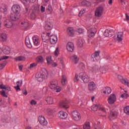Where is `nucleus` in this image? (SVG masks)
<instances>
[{"instance_id": "1", "label": "nucleus", "mask_w": 129, "mask_h": 129, "mask_svg": "<svg viewBox=\"0 0 129 129\" xmlns=\"http://www.w3.org/2000/svg\"><path fill=\"white\" fill-rule=\"evenodd\" d=\"M12 13L10 15V19L11 21H18L20 18V11H21V7L18 5H14L12 7Z\"/></svg>"}, {"instance_id": "2", "label": "nucleus", "mask_w": 129, "mask_h": 129, "mask_svg": "<svg viewBox=\"0 0 129 129\" xmlns=\"http://www.w3.org/2000/svg\"><path fill=\"white\" fill-rule=\"evenodd\" d=\"M99 71L102 73H106V70L105 67L99 68L97 66L90 69L89 72H90V73L95 74L97 73V72H99Z\"/></svg>"}, {"instance_id": "3", "label": "nucleus", "mask_w": 129, "mask_h": 129, "mask_svg": "<svg viewBox=\"0 0 129 129\" xmlns=\"http://www.w3.org/2000/svg\"><path fill=\"white\" fill-rule=\"evenodd\" d=\"M91 108L93 111H97V108L103 112V113H106V110L103 105L98 104H94L91 107Z\"/></svg>"}, {"instance_id": "4", "label": "nucleus", "mask_w": 129, "mask_h": 129, "mask_svg": "<svg viewBox=\"0 0 129 129\" xmlns=\"http://www.w3.org/2000/svg\"><path fill=\"white\" fill-rule=\"evenodd\" d=\"M47 72H41L38 73L36 75V78L38 82H43V80H45V78L47 77Z\"/></svg>"}, {"instance_id": "5", "label": "nucleus", "mask_w": 129, "mask_h": 129, "mask_svg": "<svg viewBox=\"0 0 129 129\" xmlns=\"http://www.w3.org/2000/svg\"><path fill=\"white\" fill-rule=\"evenodd\" d=\"M79 77L83 81L84 83H88L89 82V77L85 72H82L79 75Z\"/></svg>"}, {"instance_id": "6", "label": "nucleus", "mask_w": 129, "mask_h": 129, "mask_svg": "<svg viewBox=\"0 0 129 129\" xmlns=\"http://www.w3.org/2000/svg\"><path fill=\"white\" fill-rule=\"evenodd\" d=\"M21 25L22 27H23V29L25 31H28V30L31 29V24H29V21L26 19H23L21 22Z\"/></svg>"}, {"instance_id": "7", "label": "nucleus", "mask_w": 129, "mask_h": 129, "mask_svg": "<svg viewBox=\"0 0 129 129\" xmlns=\"http://www.w3.org/2000/svg\"><path fill=\"white\" fill-rule=\"evenodd\" d=\"M72 116L74 120L79 121L81 119V115L77 111H74L72 112Z\"/></svg>"}, {"instance_id": "8", "label": "nucleus", "mask_w": 129, "mask_h": 129, "mask_svg": "<svg viewBox=\"0 0 129 129\" xmlns=\"http://www.w3.org/2000/svg\"><path fill=\"white\" fill-rule=\"evenodd\" d=\"M3 52L6 55H9L11 53V48L7 46H3L2 49L0 47V56Z\"/></svg>"}, {"instance_id": "9", "label": "nucleus", "mask_w": 129, "mask_h": 129, "mask_svg": "<svg viewBox=\"0 0 129 129\" xmlns=\"http://www.w3.org/2000/svg\"><path fill=\"white\" fill-rule=\"evenodd\" d=\"M107 100L109 104H113L116 101V96L114 94H112L108 97Z\"/></svg>"}, {"instance_id": "10", "label": "nucleus", "mask_w": 129, "mask_h": 129, "mask_svg": "<svg viewBox=\"0 0 129 129\" xmlns=\"http://www.w3.org/2000/svg\"><path fill=\"white\" fill-rule=\"evenodd\" d=\"M38 121L41 125H47L48 122L45 118V117L43 116H39L38 118Z\"/></svg>"}, {"instance_id": "11", "label": "nucleus", "mask_w": 129, "mask_h": 129, "mask_svg": "<svg viewBox=\"0 0 129 129\" xmlns=\"http://www.w3.org/2000/svg\"><path fill=\"white\" fill-rule=\"evenodd\" d=\"M122 38H123V33H116L114 36V40L117 42H121Z\"/></svg>"}, {"instance_id": "12", "label": "nucleus", "mask_w": 129, "mask_h": 129, "mask_svg": "<svg viewBox=\"0 0 129 129\" xmlns=\"http://www.w3.org/2000/svg\"><path fill=\"white\" fill-rule=\"evenodd\" d=\"M103 8L100 7L96 9L95 12V17H101L102 14H103Z\"/></svg>"}, {"instance_id": "13", "label": "nucleus", "mask_w": 129, "mask_h": 129, "mask_svg": "<svg viewBox=\"0 0 129 129\" xmlns=\"http://www.w3.org/2000/svg\"><path fill=\"white\" fill-rule=\"evenodd\" d=\"M52 33H43L41 34L43 41L46 43H48V39L50 38Z\"/></svg>"}, {"instance_id": "14", "label": "nucleus", "mask_w": 129, "mask_h": 129, "mask_svg": "<svg viewBox=\"0 0 129 129\" xmlns=\"http://www.w3.org/2000/svg\"><path fill=\"white\" fill-rule=\"evenodd\" d=\"M49 87L51 89H53L55 92H60L61 91V88L59 86H57L55 84H50Z\"/></svg>"}, {"instance_id": "15", "label": "nucleus", "mask_w": 129, "mask_h": 129, "mask_svg": "<svg viewBox=\"0 0 129 129\" xmlns=\"http://www.w3.org/2000/svg\"><path fill=\"white\" fill-rule=\"evenodd\" d=\"M66 49L68 52H72L74 51V44L71 42H68L66 45Z\"/></svg>"}, {"instance_id": "16", "label": "nucleus", "mask_w": 129, "mask_h": 129, "mask_svg": "<svg viewBox=\"0 0 129 129\" xmlns=\"http://www.w3.org/2000/svg\"><path fill=\"white\" fill-rule=\"evenodd\" d=\"M32 41L34 46H39L40 44V37L37 35H35L32 37Z\"/></svg>"}, {"instance_id": "17", "label": "nucleus", "mask_w": 129, "mask_h": 129, "mask_svg": "<svg viewBox=\"0 0 129 129\" xmlns=\"http://www.w3.org/2000/svg\"><path fill=\"white\" fill-rule=\"evenodd\" d=\"M58 41V38H57V36H56L55 34H53L51 33L50 36V43L52 45H55L56 43H57V41Z\"/></svg>"}, {"instance_id": "18", "label": "nucleus", "mask_w": 129, "mask_h": 129, "mask_svg": "<svg viewBox=\"0 0 129 129\" xmlns=\"http://www.w3.org/2000/svg\"><path fill=\"white\" fill-rule=\"evenodd\" d=\"M68 114L66 113V112L61 110L59 111L58 113V116L59 118L61 119H66L67 118Z\"/></svg>"}, {"instance_id": "19", "label": "nucleus", "mask_w": 129, "mask_h": 129, "mask_svg": "<svg viewBox=\"0 0 129 129\" xmlns=\"http://www.w3.org/2000/svg\"><path fill=\"white\" fill-rule=\"evenodd\" d=\"M14 24H13V22L11 21V20L7 19L4 22V26L6 28H12L13 27Z\"/></svg>"}, {"instance_id": "20", "label": "nucleus", "mask_w": 129, "mask_h": 129, "mask_svg": "<svg viewBox=\"0 0 129 129\" xmlns=\"http://www.w3.org/2000/svg\"><path fill=\"white\" fill-rule=\"evenodd\" d=\"M95 86L96 85L94 82H90L88 84V89L90 91H93L95 90Z\"/></svg>"}, {"instance_id": "21", "label": "nucleus", "mask_w": 129, "mask_h": 129, "mask_svg": "<svg viewBox=\"0 0 129 129\" xmlns=\"http://www.w3.org/2000/svg\"><path fill=\"white\" fill-rule=\"evenodd\" d=\"M0 41L1 42H7L8 41V35L6 33H1Z\"/></svg>"}, {"instance_id": "22", "label": "nucleus", "mask_w": 129, "mask_h": 129, "mask_svg": "<svg viewBox=\"0 0 129 129\" xmlns=\"http://www.w3.org/2000/svg\"><path fill=\"white\" fill-rule=\"evenodd\" d=\"M119 3H120L123 9H126L128 7V2L125 0H118Z\"/></svg>"}, {"instance_id": "23", "label": "nucleus", "mask_w": 129, "mask_h": 129, "mask_svg": "<svg viewBox=\"0 0 129 129\" xmlns=\"http://www.w3.org/2000/svg\"><path fill=\"white\" fill-rule=\"evenodd\" d=\"M103 93L104 94L108 95L111 93V88L108 87H106L103 89Z\"/></svg>"}, {"instance_id": "24", "label": "nucleus", "mask_w": 129, "mask_h": 129, "mask_svg": "<svg viewBox=\"0 0 129 129\" xmlns=\"http://www.w3.org/2000/svg\"><path fill=\"white\" fill-rule=\"evenodd\" d=\"M25 45L28 48H32V43H31V41L30 40V37H29V36H26L25 38Z\"/></svg>"}, {"instance_id": "25", "label": "nucleus", "mask_w": 129, "mask_h": 129, "mask_svg": "<svg viewBox=\"0 0 129 129\" xmlns=\"http://www.w3.org/2000/svg\"><path fill=\"white\" fill-rule=\"evenodd\" d=\"M85 43V41L84 40V39H79L77 41V45L78 47L80 48H82Z\"/></svg>"}, {"instance_id": "26", "label": "nucleus", "mask_w": 129, "mask_h": 129, "mask_svg": "<svg viewBox=\"0 0 129 129\" xmlns=\"http://www.w3.org/2000/svg\"><path fill=\"white\" fill-rule=\"evenodd\" d=\"M71 60H72L75 64H77L79 61V57L76 55H73L71 57Z\"/></svg>"}, {"instance_id": "27", "label": "nucleus", "mask_w": 129, "mask_h": 129, "mask_svg": "<svg viewBox=\"0 0 129 129\" xmlns=\"http://www.w3.org/2000/svg\"><path fill=\"white\" fill-rule=\"evenodd\" d=\"M100 51L99 50L95 51V53L92 54L91 57L93 59V61H96V57H98L99 56V54Z\"/></svg>"}, {"instance_id": "28", "label": "nucleus", "mask_w": 129, "mask_h": 129, "mask_svg": "<svg viewBox=\"0 0 129 129\" xmlns=\"http://www.w3.org/2000/svg\"><path fill=\"white\" fill-rule=\"evenodd\" d=\"M16 86L14 87V88H15L16 90L18 91V90H20L21 91V88L20 87H21V86H22V85H23V81H18L16 83Z\"/></svg>"}, {"instance_id": "29", "label": "nucleus", "mask_w": 129, "mask_h": 129, "mask_svg": "<svg viewBox=\"0 0 129 129\" xmlns=\"http://www.w3.org/2000/svg\"><path fill=\"white\" fill-rule=\"evenodd\" d=\"M59 105L60 107H62V108H64V109H68V108H69V105H68L66 101L61 102Z\"/></svg>"}, {"instance_id": "30", "label": "nucleus", "mask_w": 129, "mask_h": 129, "mask_svg": "<svg viewBox=\"0 0 129 129\" xmlns=\"http://www.w3.org/2000/svg\"><path fill=\"white\" fill-rule=\"evenodd\" d=\"M45 100L48 104H53L54 103V100L52 97H47Z\"/></svg>"}, {"instance_id": "31", "label": "nucleus", "mask_w": 129, "mask_h": 129, "mask_svg": "<svg viewBox=\"0 0 129 129\" xmlns=\"http://www.w3.org/2000/svg\"><path fill=\"white\" fill-rule=\"evenodd\" d=\"M52 27L53 25L51 23V22H47L44 27L45 30H52Z\"/></svg>"}, {"instance_id": "32", "label": "nucleus", "mask_w": 129, "mask_h": 129, "mask_svg": "<svg viewBox=\"0 0 129 129\" xmlns=\"http://www.w3.org/2000/svg\"><path fill=\"white\" fill-rule=\"evenodd\" d=\"M117 116V112L111 111L109 116L110 119H114Z\"/></svg>"}, {"instance_id": "33", "label": "nucleus", "mask_w": 129, "mask_h": 129, "mask_svg": "<svg viewBox=\"0 0 129 129\" xmlns=\"http://www.w3.org/2000/svg\"><path fill=\"white\" fill-rule=\"evenodd\" d=\"M128 97V95H127V93H124L121 95L119 98V100L120 101H122L123 99H126V98H127Z\"/></svg>"}, {"instance_id": "34", "label": "nucleus", "mask_w": 129, "mask_h": 129, "mask_svg": "<svg viewBox=\"0 0 129 129\" xmlns=\"http://www.w3.org/2000/svg\"><path fill=\"white\" fill-rule=\"evenodd\" d=\"M8 11V9H7V6L6 5L3 4L0 7V12L1 13H6Z\"/></svg>"}, {"instance_id": "35", "label": "nucleus", "mask_w": 129, "mask_h": 129, "mask_svg": "<svg viewBox=\"0 0 129 129\" xmlns=\"http://www.w3.org/2000/svg\"><path fill=\"white\" fill-rule=\"evenodd\" d=\"M44 60V57L42 56H38L36 58V61L38 63H43Z\"/></svg>"}, {"instance_id": "36", "label": "nucleus", "mask_w": 129, "mask_h": 129, "mask_svg": "<svg viewBox=\"0 0 129 129\" xmlns=\"http://www.w3.org/2000/svg\"><path fill=\"white\" fill-rule=\"evenodd\" d=\"M91 3H90V2H88L86 0H84L82 1V2L81 3V6H86V7H89L90 6H91Z\"/></svg>"}, {"instance_id": "37", "label": "nucleus", "mask_w": 129, "mask_h": 129, "mask_svg": "<svg viewBox=\"0 0 129 129\" xmlns=\"http://www.w3.org/2000/svg\"><path fill=\"white\" fill-rule=\"evenodd\" d=\"M60 54V47H57L55 48V50L54 52V55L55 57H58Z\"/></svg>"}, {"instance_id": "38", "label": "nucleus", "mask_w": 129, "mask_h": 129, "mask_svg": "<svg viewBox=\"0 0 129 129\" xmlns=\"http://www.w3.org/2000/svg\"><path fill=\"white\" fill-rule=\"evenodd\" d=\"M0 88L1 89H5L6 90H8V91H10V90H11V88L9 87V86L3 84L0 85Z\"/></svg>"}, {"instance_id": "39", "label": "nucleus", "mask_w": 129, "mask_h": 129, "mask_svg": "<svg viewBox=\"0 0 129 129\" xmlns=\"http://www.w3.org/2000/svg\"><path fill=\"white\" fill-rule=\"evenodd\" d=\"M61 82L62 85H65L66 84V82H67V78L65 75H62Z\"/></svg>"}, {"instance_id": "40", "label": "nucleus", "mask_w": 129, "mask_h": 129, "mask_svg": "<svg viewBox=\"0 0 129 129\" xmlns=\"http://www.w3.org/2000/svg\"><path fill=\"white\" fill-rule=\"evenodd\" d=\"M15 59L16 61H25V60H26V57L24 56H19L16 57Z\"/></svg>"}, {"instance_id": "41", "label": "nucleus", "mask_w": 129, "mask_h": 129, "mask_svg": "<svg viewBox=\"0 0 129 129\" xmlns=\"http://www.w3.org/2000/svg\"><path fill=\"white\" fill-rule=\"evenodd\" d=\"M84 129H90V123L89 122H86L83 126Z\"/></svg>"}, {"instance_id": "42", "label": "nucleus", "mask_w": 129, "mask_h": 129, "mask_svg": "<svg viewBox=\"0 0 129 129\" xmlns=\"http://www.w3.org/2000/svg\"><path fill=\"white\" fill-rule=\"evenodd\" d=\"M46 61L47 62V64H51L52 63V61H53V60L52 59V56H47L46 57Z\"/></svg>"}, {"instance_id": "43", "label": "nucleus", "mask_w": 129, "mask_h": 129, "mask_svg": "<svg viewBox=\"0 0 129 129\" xmlns=\"http://www.w3.org/2000/svg\"><path fill=\"white\" fill-rule=\"evenodd\" d=\"M121 82L124 84V85H126V86H128L129 85L128 80H127L123 79L121 80Z\"/></svg>"}, {"instance_id": "44", "label": "nucleus", "mask_w": 129, "mask_h": 129, "mask_svg": "<svg viewBox=\"0 0 129 129\" xmlns=\"http://www.w3.org/2000/svg\"><path fill=\"white\" fill-rule=\"evenodd\" d=\"M79 67L80 68H81V69H82L83 71H84L85 70V64H84V63H83V62H81L79 64Z\"/></svg>"}, {"instance_id": "45", "label": "nucleus", "mask_w": 129, "mask_h": 129, "mask_svg": "<svg viewBox=\"0 0 129 129\" xmlns=\"http://www.w3.org/2000/svg\"><path fill=\"white\" fill-rule=\"evenodd\" d=\"M124 112L126 114L129 115V106H126L124 108Z\"/></svg>"}, {"instance_id": "46", "label": "nucleus", "mask_w": 129, "mask_h": 129, "mask_svg": "<svg viewBox=\"0 0 129 129\" xmlns=\"http://www.w3.org/2000/svg\"><path fill=\"white\" fill-rule=\"evenodd\" d=\"M104 36L105 37H106L107 38H109L110 37L112 36V33H104Z\"/></svg>"}, {"instance_id": "47", "label": "nucleus", "mask_w": 129, "mask_h": 129, "mask_svg": "<svg viewBox=\"0 0 129 129\" xmlns=\"http://www.w3.org/2000/svg\"><path fill=\"white\" fill-rule=\"evenodd\" d=\"M68 33H73L74 29L72 27H69L67 29Z\"/></svg>"}, {"instance_id": "48", "label": "nucleus", "mask_w": 129, "mask_h": 129, "mask_svg": "<svg viewBox=\"0 0 129 129\" xmlns=\"http://www.w3.org/2000/svg\"><path fill=\"white\" fill-rule=\"evenodd\" d=\"M36 66H37V63H31L30 66L28 67V69H32L34 68V67H36Z\"/></svg>"}, {"instance_id": "49", "label": "nucleus", "mask_w": 129, "mask_h": 129, "mask_svg": "<svg viewBox=\"0 0 129 129\" xmlns=\"http://www.w3.org/2000/svg\"><path fill=\"white\" fill-rule=\"evenodd\" d=\"M88 36L90 39H91V38H93V37L95 36V34L94 33H89L88 34Z\"/></svg>"}, {"instance_id": "50", "label": "nucleus", "mask_w": 129, "mask_h": 129, "mask_svg": "<svg viewBox=\"0 0 129 129\" xmlns=\"http://www.w3.org/2000/svg\"><path fill=\"white\" fill-rule=\"evenodd\" d=\"M100 123L99 122L98 124H96V123H95V125H94V128L95 129H100V125H99V124Z\"/></svg>"}, {"instance_id": "51", "label": "nucleus", "mask_w": 129, "mask_h": 129, "mask_svg": "<svg viewBox=\"0 0 129 129\" xmlns=\"http://www.w3.org/2000/svg\"><path fill=\"white\" fill-rule=\"evenodd\" d=\"M0 93L2 96H4V97H8V95L6 94V92L5 91H2Z\"/></svg>"}, {"instance_id": "52", "label": "nucleus", "mask_w": 129, "mask_h": 129, "mask_svg": "<svg viewBox=\"0 0 129 129\" xmlns=\"http://www.w3.org/2000/svg\"><path fill=\"white\" fill-rule=\"evenodd\" d=\"M84 13H85V10H84V9L82 10L79 13V17H81L82 16V15H83V14H84Z\"/></svg>"}, {"instance_id": "53", "label": "nucleus", "mask_w": 129, "mask_h": 129, "mask_svg": "<svg viewBox=\"0 0 129 129\" xmlns=\"http://www.w3.org/2000/svg\"><path fill=\"white\" fill-rule=\"evenodd\" d=\"M113 32V30L108 29H106L104 31V33H112Z\"/></svg>"}, {"instance_id": "54", "label": "nucleus", "mask_w": 129, "mask_h": 129, "mask_svg": "<svg viewBox=\"0 0 129 129\" xmlns=\"http://www.w3.org/2000/svg\"><path fill=\"white\" fill-rule=\"evenodd\" d=\"M47 10L50 12V13H52V11H53L52 9V6L51 5H48Z\"/></svg>"}, {"instance_id": "55", "label": "nucleus", "mask_w": 129, "mask_h": 129, "mask_svg": "<svg viewBox=\"0 0 129 129\" xmlns=\"http://www.w3.org/2000/svg\"><path fill=\"white\" fill-rule=\"evenodd\" d=\"M37 103V102L34 100H32L31 101H30V104L31 105H35V104H36Z\"/></svg>"}, {"instance_id": "56", "label": "nucleus", "mask_w": 129, "mask_h": 129, "mask_svg": "<svg viewBox=\"0 0 129 129\" xmlns=\"http://www.w3.org/2000/svg\"><path fill=\"white\" fill-rule=\"evenodd\" d=\"M31 19H32V20H35V19L36 18V15L34 14V13H32L31 14Z\"/></svg>"}, {"instance_id": "57", "label": "nucleus", "mask_w": 129, "mask_h": 129, "mask_svg": "<svg viewBox=\"0 0 129 129\" xmlns=\"http://www.w3.org/2000/svg\"><path fill=\"white\" fill-rule=\"evenodd\" d=\"M76 32H77L78 33H83V32H84V31H83V29L82 28H79Z\"/></svg>"}, {"instance_id": "58", "label": "nucleus", "mask_w": 129, "mask_h": 129, "mask_svg": "<svg viewBox=\"0 0 129 129\" xmlns=\"http://www.w3.org/2000/svg\"><path fill=\"white\" fill-rule=\"evenodd\" d=\"M117 78H118V79H119V80H120V81L121 82L122 80H123V78L122 77V76H121L120 75H118Z\"/></svg>"}, {"instance_id": "59", "label": "nucleus", "mask_w": 129, "mask_h": 129, "mask_svg": "<svg viewBox=\"0 0 129 129\" xmlns=\"http://www.w3.org/2000/svg\"><path fill=\"white\" fill-rule=\"evenodd\" d=\"M51 64L52 67H57L58 66V64L56 62H51Z\"/></svg>"}, {"instance_id": "60", "label": "nucleus", "mask_w": 129, "mask_h": 129, "mask_svg": "<svg viewBox=\"0 0 129 129\" xmlns=\"http://www.w3.org/2000/svg\"><path fill=\"white\" fill-rule=\"evenodd\" d=\"M68 35L70 37H75V33H69Z\"/></svg>"}, {"instance_id": "61", "label": "nucleus", "mask_w": 129, "mask_h": 129, "mask_svg": "<svg viewBox=\"0 0 129 129\" xmlns=\"http://www.w3.org/2000/svg\"><path fill=\"white\" fill-rule=\"evenodd\" d=\"M74 81L75 82H77V81H79V79L78 78V76L77 75H76L75 77Z\"/></svg>"}, {"instance_id": "62", "label": "nucleus", "mask_w": 129, "mask_h": 129, "mask_svg": "<svg viewBox=\"0 0 129 129\" xmlns=\"http://www.w3.org/2000/svg\"><path fill=\"white\" fill-rule=\"evenodd\" d=\"M90 33H96V28H92L91 29Z\"/></svg>"}, {"instance_id": "63", "label": "nucleus", "mask_w": 129, "mask_h": 129, "mask_svg": "<svg viewBox=\"0 0 129 129\" xmlns=\"http://www.w3.org/2000/svg\"><path fill=\"white\" fill-rule=\"evenodd\" d=\"M129 20V16L127 14H125V19H124V21H126V22L128 21Z\"/></svg>"}, {"instance_id": "64", "label": "nucleus", "mask_w": 129, "mask_h": 129, "mask_svg": "<svg viewBox=\"0 0 129 129\" xmlns=\"http://www.w3.org/2000/svg\"><path fill=\"white\" fill-rule=\"evenodd\" d=\"M40 10L42 13H44V12H45V7L44 6H41Z\"/></svg>"}]
</instances>
